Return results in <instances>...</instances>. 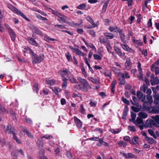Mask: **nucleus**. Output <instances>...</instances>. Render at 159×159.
Listing matches in <instances>:
<instances>
[{
  "label": "nucleus",
  "mask_w": 159,
  "mask_h": 159,
  "mask_svg": "<svg viewBox=\"0 0 159 159\" xmlns=\"http://www.w3.org/2000/svg\"><path fill=\"white\" fill-rule=\"evenodd\" d=\"M132 140L131 141L132 144H134L136 145L138 144V138L137 137H134L132 139Z\"/></svg>",
  "instance_id": "32"
},
{
  "label": "nucleus",
  "mask_w": 159,
  "mask_h": 159,
  "mask_svg": "<svg viewBox=\"0 0 159 159\" xmlns=\"http://www.w3.org/2000/svg\"><path fill=\"white\" fill-rule=\"evenodd\" d=\"M86 19L87 20L89 21L91 25L93 26V27H95L98 26V25L95 24L93 20L90 16H88L86 17Z\"/></svg>",
  "instance_id": "18"
},
{
  "label": "nucleus",
  "mask_w": 159,
  "mask_h": 159,
  "mask_svg": "<svg viewBox=\"0 0 159 159\" xmlns=\"http://www.w3.org/2000/svg\"><path fill=\"white\" fill-rule=\"evenodd\" d=\"M131 119H130V121L131 122H133L135 120V119L136 116V115L135 113L131 112Z\"/></svg>",
  "instance_id": "34"
},
{
  "label": "nucleus",
  "mask_w": 159,
  "mask_h": 159,
  "mask_svg": "<svg viewBox=\"0 0 159 159\" xmlns=\"http://www.w3.org/2000/svg\"><path fill=\"white\" fill-rule=\"evenodd\" d=\"M50 10H51L52 13L53 14L56 15V16H57L58 17H59V16H61V13H60L59 12H58V11H54L52 9H50Z\"/></svg>",
  "instance_id": "46"
},
{
  "label": "nucleus",
  "mask_w": 159,
  "mask_h": 159,
  "mask_svg": "<svg viewBox=\"0 0 159 159\" xmlns=\"http://www.w3.org/2000/svg\"><path fill=\"white\" fill-rule=\"evenodd\" d=\"M8 7L13 12L16 13L17 14L26 20L27 21H29V19H28L22 13L17 10L15 7H13V6L11 5H8Z\"/></svg>",
  "instance_id": "4"
},
{
  "label": "nucleus",
  "mask_w": 159,
  "mask_h": 159,
  "mask_svg": "<svg viewBox=\"0 0 159 159\" xmlns=\"http://www.w3.org/2000/svg\"><path fill=\"white\" fill-rule=\"evenodd\" d=\"M118 32L120 34L121 39L122 41H124L125 39V35L124 33L121 29H119V31Z\"/></svg>",
  "instance_id": "30"
},
{
  "label": "nucleus",
  "mask_w": 159,
  "mask_h": 159,
  "mask_svg": "<svg viewBox=\"0 0 159 159\" xmlns=\"http://www.w3.org/2000/svg\"><path fill=\"white\" fill-rule=\"evenodd\" d=\"M104 34L106 37L109 39H112L114 36L113 34L110 33L106 32L104 33Z\"/></svg>",
  "instance_id": "29"
},
{
  "label": "nucleus",
  "mask_w": 159,
  "mask_h": 159,
  "mask_svg": "<svg viewBox=\"0 0 159 159\" xmlns=\"http://www.w3.org/2000/svg\"><path fill=\"white\" fill-rule=\"evenodd\" d=\"M89 80L95 84H97L99 83V81L97 79H93V78H90Z\"/></svg>",
  "instance_id": "56"
},
{
  "label": "nucleus",
  "mask_w": 159,
  "mask_h": 159,
  "mask_svg": "<svg viewBox=\"0 0 159 159\" xmlns=\"http://www.w3.org/2000/svg\"><path fill=\"white\" fill-rule=\"evenodd\" d=\"M121 46L122 48L128 52H129L131 53H135V51L134 50L130 48L126 44H121Z\"/></svg>",
  "instance_id": "9"
},
{
  "label": "nucleus",
  "mask_w": 159,
  "mask_h": 159,
  "mask_svg": "<svg viewBox=\"0 0 159 159\" xmlns=\"http://www.w3.org/2000/svg\"><path fill=\"white\" fill-rule=\"evenodd\" d=\"M132 41L133 42L134 44L137 47H138L139 46H142L143 45V43L141 41L136 40L134 37L133 38Z\"/></svg>",
  "instance_id": "15"
},
{
  "label": "nucleus",
  "mask_w": 159,
  "mask_h": 159,
  "mask_svg": "<svg viewBox=\"0 0 159 159\" xmlns=\"http://www.w3.org/2000/svg\"><path fill=\"white\" fill-rule=\"evenodd\" d=\"M30 28L32 30L34 33H36L41 36H42V32L36 27L34 25H32L31 26Z\"/></svg>",
  "instance_id": "11"
},
{
  "label": "nucleus",
  "mask_w": 159,
  "mask_h": 159,
  "mask_svg": "<svg viewBox=\"0 0 159 159\" xmlns=\"http://www.w3.org/2000/svg\"><path fill=\"white\" fill-rule=\"evenodd\" d=\"M115 51L116 52V53L119 56H122V53L120 49L117 48H115Z\"/></svg>",
  "instance_id": "50"
},
{
  "label": "nucleus",
  "mask_w": 159,
  "mask_h": 159,
  "mask_svg": "<svg viewBox=\"0 0 159 159\" xmlns=\"http://www.w3.org/2000/svg\"><path fill=\"white\" fill-rule=\"evenodd\" d=\"M43 138L41 137L37 141V143L39 146H43Z\"/></svg>",
  "instance_id": "44"
},
{
  "label": "nucleus",
  "mask_w": 159,
  "mask_h": 159,
  "mask_svg": "<svg viewBox=\"0 0 159 159\" xmlns=\"http://www.w3.org/2000/svg\"><path fill=\"white\" fill-rule=\"evenodd\" d=\"M59 74L61 76L62 79L63 78H65L64 76L70 74V72L67 69L64 70H61L59 71Z\"/></svg>",
  "instance_id": "13"
},
{
  "label": "nucleus",
  "mask_w": 159,
  "mask_h": 159,
  "mask_svg": "<svg viewBox=\"0 0 159 159\" xmlns=\"http://www.w3.org/2000/svg\"><path fill=\"white\" fill-rule=\"evenodd\" d=\"M23 132L27 134L29 138L31 139L33 138V136L26 129H24V130L23 131Z\"/></svg>",
  "instance_id": "45"
},
{
  "label": "nucleus",
  "mask_w": 159,
  "mask_h": 159,
  "mask_svg": "<svg viewBox=\"0 0 159 159\" xmlns=\"http://www.w3.org/2000/svg\"><path fill=\"white\" fill-rule=\"evenodd\" d=\"M154 112L155 113H159V106H156L153 109Z\"/></svg>",
  "instance_id": "54"
},
{
  "label": "nucleus",
  "mask_w": 159,
  "mask_h": 159,
  "mask_svg": "<svg viewBox=\"0 0 159 159\" xmlns=\"http://www.w3.org/2000/svg\"><path fill=\"white\" fill-rule=\"evenodd\" d=\"M77 79L79 81L83 84L84 87L86 88V89H85L84 87H81L80 85H76L77 89H80L81 90L84 92H87L88 90L91 88L90 85L86 80L83 79L80 77L77 78Z\"/></svg>",
  "instance_id": "1"
},
{
  "label": "nucleus",
  "mask_w": 159,
  "mask_h": 159,
  "mask_svg": "<svg viewBox=\"0 0 159 159\" xmlns=\"http://www.w3.org/2000/svg\"><path fill=\"white\" fill-rule=\"evenodd\" d=\"M44 39L45 40L48 42H50L51 41H55L56 40V39L53 38H50V37L46 35L44 36Z\"/></svg>",
  "instance_id": "27"
},
{
  "label": "nucleus",
  "mask_w": 159,
  "mask_h": 159,
  "mask_svg": "<svg viewBox=\"0 0 159 159\" xmlns=\"http://www.w3.org/2000/svg\"><path fill=\"white\" fill-rule=\"evenodd\" d=\"M28 51L30 54L33 55V64H35L40 63L44 60V56L43 53L40 54L39 56L35 54H34L30 48H28Z\"/></svg>",
  "instance_id": "2"
},
{
  "label": "nucleus",
  "mask_w": 159,
  "mask_h": 159,
  "mask_svg": "<svg viewBox=\"0 0 159 159\" xmlns=\"http://www.w3.org/2000/svg\"><path fill=\"white\" fill-rule=\"evenodd\" d=\"M137 97L140 100H141L142 102H143L144 103L146 102L145 101V96L144 95L143 93L140 91L137 92Z\"/></svg>",
  "instance_id": "12"
},
{
  "label": "nucleus",
  "mask_w": 159,
  "mask_h": 159,
  "mask_svg": "<svg viewBox=\"0 0 159 159\" xmlns=\"http://www.w3.org/2000/svg\"><path fill=\"white\" fill-rule=\"evenodd\" d=\"M128 129L131 131L133 132H135L136 131V128L135 127L133 126L129 125L128 126Z\"/></svg>",
  "instance_id": "57"
},
{
  "label": "nucleus",
  "mask_w": 159,
  "mask_h": 159,
  "mask_svg": "<svg viewBox=\"0 0 159 159\" xmlns=\"http://www.w3.org/2000/svg\"><path fill=\"white\" fill-rule=\"evenodd\" d=\"M137 67L138 69V71L139 72V74L138 75V77L140 79L142 80L143 79V75L142 69L141 68V64L140 62H138V63Z\"/></svg>",
  "instance_id": "10"
},
{
  "label": "nucleus",
  "mask_w": 159,
  "mask_h": 159,
  "mask_svg": "<svg viewBox=\"0 0 159 159\" xmlns=\"http://www.w3.org/2000/svg\"><path fill=\"white\" fill-rule=\"evenodd\" d=\"M87 32H88L89 34L93 37H95V33L93 30H87Z\"/></svg>",
  "instance_id": "38"
},
{
  "label": "nucleus",
  "mask_w": 159,
  "mask_h": 159,
  "mask_svg": "<svg viewBox=\"0 0 159 159\" xmlns=\"http://www.w3.org/2000/svg\"><path fill=\"white\" fill-rule=\"evenodd\" d=\"M16 134H15L13 135V139L15 140L16 143L18 144H20L21 142L20 141V140L16 136Z\"/></svg>",
  "instance_id": "43"
},
{
  "label": "nucleus",
  "mask_w": 159,
  "mask_h": 159,
  "mask_svg": "<svg viewBox=\"0 0 159 159\" xmlns=\"http://www.w3.org/2000/svg\"><path fill=\"white\" fill-rule=\"evenodd\" d=\"M63 81L62 88L63 89H66L67 84V79L66 78H63L62 79Z\"/></svg>",
  "instance_id": "26"
},
{
  "label": "nucleus",
  "mask_w": 159,
  "mask_h": 159,
  "mask_svg": "<svg viewBox=\"0 0 159 159\" xmlns=\"http://www.w3.org/2000/svg\"><path fill=\"white\" fill-rule=\"evenodd\" d=\"M148 89V86L146 84H143L140 88L141 90L144 92Z\"/></svg>",
  "instance_id": "48"
},
{
  "label": "nucleus",
  "mask_w": 159,
  "mask_h": 159,
  "mask_svg": "<svg viewBox=\"0 0 159 159\" xmlns=\"http://www.w3.org/2000/svg\"><path fill=\"white\" fill-rule=\"evenodd\" d=\"M46 81V84L50 85H53L55 82L54 80L51 79L50 78H47Z\"/></svg>",
  "instance_id": "23"
},
{
  "label": "nucleus",
  "mask_w": 159,
  "mask_h": 159,
  "mask_svg": "<svg viewBox=\"0 0 159 159\" xmlns=\"http://www.w3.org/2000/svg\"><path fill=\"white\" fill-rule=\"evenodd\" d=\"M152 125H153V122L152 120L150 119H147L145 123V126L147 127L151 126Z\"/></svg>",
  "instance_id": "20"
},
{
  "label": "nucleus",
  "mask_w": 159,
  "mask_h": 159,
  "mask_svg": "<svg viewBox=\"0 0 159 159\" xmlns=\"http://www.w3.org/2000/svg\"><path fill=\"white\" fill-rule=\"evenodd\" d=\"M93 56L94 58L96 60H102V57L98 54H94L93 55Z\"/></svg>",
  "instance_id": "51"
},
{
  "label": "nucleus",
  "mask_w": 159,
  "mask_h": 159,
  "mask_svg": "<svg viewBox=\"0 0 159 159\" xmlns=\"http://www.w3.org/2000/svg\"><path fill=\"white\" fill-rule=\"evenodd\" d=\"M147 100L148 101L146 102V103H151L152 102L153 100L152 99V97L150 95H147L146 96Z\"/></svg>",
  "instance_id": "40"
},
{
  "label": "nucleus",
  "mask_w": 159,
  "mask_h": 159,
  "mask_svg": "<svg viewBox=\"0 0 159 159\" xmlns=\"http://www.w3.org/2000/svg\"><path fill=\"white\" fill-rule=\"evenodd\" d=\"M73 50V52L76 54L81 56H84L85 55L84 53L82 52L80 49L77 48H71Z\"/></svg>",
  "instance_id": "14"
},
{
  "label": "nucleus",
  "mask_w": 159,
  "mask_h": 159,
  "mask_svg": "<svg viewBox=\"0 0 159 159\" xmlns=\"http://www.w3.org/2000/svg\"><path fill=\"white\" fill-rule=\"evenodd\" d=\"M116 82L115 80H113L111 83V91L114 93V91L113 90L115 88V85L116 84Z\"/></svg>",
  "instance_id": "35"
},
{
  "label": "nucleus",
  "mask_w": 159,
  "mask_h": 159,
  "mask_svg": "<svg viewBox=\"0 0 159 159\" xmlns=\"http://www.w3.org/2000/svg\"><path fill=\"white\" fill-rule=\"evenodd\" d=\"M132 65L131 62L130 61L129 58H128L125 63V67L126 69L129 68V67L131 66Z\"/></svg>",
  "instance_id": "21"
},
{
  "label": "nucleus",
  "mask_w": 159,
  "mask_h": 159,
  "mask_svg": "<svg viewBox=\"0 0 159 159\" xmlns=\"http://www.w3.org/2000/svg\"><path fill=\"white\" fill-rule=\"evenodd\" d=\"M128 111V108L127 107H126L125 108V110L123 112V114L122 115V118L123 119H125L126 116L127 115V113Z\"/></svg>",
  "instance_id": "33"
},
{
  "label": "nucleus",
  "mask_w": 159,
  "mask_h": 159,
  "mask_svg": "<svg viewBox=\"0 0 159 159\" xmlns=\"http://www.w3.org/2000/svg\"><path fill=\"white\" fill-rule=\"evenodd\" d=\"M81 70L83 75L85 77H86L87 76V74L86 73V72L85 70V69L84 67H82L81 68Z\"/></svg>",
  "instance_id": "60"
},
{
  "label": "nucleus",
  "mask_w": 159,
  "mask_h": 159,
  "mask_svg": "<svg viewBox=\"0 0 159 159\" xmlns=\"http://www.w3.org/2000/svg\"><path fill=\"white\" fill-rule=\"evenodd\" d=\"M123 139L124 140L127 141H129L131 144H132V142L130 140V138L128 136H125L123 138Z\"/></svg>",
  "instance_id": "63"
},
{
  "label": "nucleus",
  "mask_w": 159,
  "mask_h": 159,
  "mask_svg": "<svg viewBox=\"0 0 159 159\" xmlns=\"http://www.w3.org/2000/svg\"><path fill=\"white\" fill-rule=\"evenodd\" d=\"M138 115L139 117L142 119H145L148 117L147 114L146 113L143 112H139L138 113Z\"/></svg>",
  "instance_id": "22"
},
{
  "label": "nucleus",
  "mask_w": 159,
  "mask_h": 159,
  "mask_svg": "<svg viewBox=\"0 0 159 159\" xmlns=\"http://www.w3.org/2000/svg\"><path fill=\"white\" fill-rule=\"evenodd\" d=\"M109 2V1H107L105 2L103 4V8L102 11V13H104L106 10V9L107 7L108 4Z\"/></svg>",
  "instance_id": "25"
},
{
  "label": "nucleus",
  "mask_w": 159,
  "mask_h": 159,
  "mask_svg": "<svg viewBox=\"0 0 159 159\" xmlns=\"http://www.w3.org/2000/svg\"><path fill=\"white\" fill-rule=\"evenodd\" d=\"M106 46L107 47V48L108 52L110 53H111V46L110 43H107V44H106Z\"/></svg>",
  "instance_id": "52"
},
{
  "label": "nucleus",
  "mask_w": 159,
  "mask_h": 159,
  "mask_svg": "<svg viewBox=\"0 0 159 159\" xmlns=\"http://www.w3.org/2000/svg\"><path fill=\"white\" fill-rule=\"evenodd\" d=\"M34 91L36 93H37L38 91V84L37 83H35L34 86Z\"/></svg>",
  "instance_id": "62"
},
{
  "label": "nucleus",
  "mask_w": 159,
  "mask_h": 159,
  "mask_svg": "<svg viewBox=\"0 0 159 159\" xmlns=\"http://www.w3.org/2000/svg\"><path fill=\"white\" fill-rule=\"evenodd\" d=\"M66 56L67 59L69 61H72V59L71 56L69 52H68L66 54Z\"/></svg>",
  "instance_id": "41"
},
{
  "label": "nucleus",
  "mask_w": 159,
  "mask_h": 159,
  "mask_svg": "<svg viewBox=\"0 0 159 159\" xmlns=\"http://www.w3.org/2000/svg\"><path fill=\"white\" fill-rule=\"evenodd\" d=\"M60 19L63 22H65L66 20V17L65 16H64L62 15V14L61 15V16L59 17Z\"/></svg>",
  "instance_id": "64"
},
{
  "label": "nucleus",
  "mask_w": 159,
  "mask_h": 159,
  "mask_svg": "<svg viewBox=\"0 0 159 159\" xmlns=\"http://www.w3.org/2000/svg\"><path fill=\"white\" fill-rule=\"evenodd\" d=\"M133 123L136 125H138L140 130H142L144 128V123L143 119L138 117L136 120L133 121Z\"/></svg>",
  "instance_id": "5"
},
{
  "label": "nucleus",
  "mask_w": 159,
  "mask_h": 159,
  "mask_svg": "<svg viewBox=\"0 0 159 159\" xmlns=\"http://www.w3.org/2000/svg\"><path fill=\"white\" fill-rule=\"evenodd\" d=\"M118 145L120 147H125L127 145L126 142L123 141H120L118 143Z\"/></svg>",
  "instance_id": "49"
},
{
  "label": "nucleus",
  "mask_w": 159,
  "mask_h": 159,
  "mask_svg": "<svg viewBox=\"0 0 159 159\" xmlns=\"http://www.w3.org/2000/svg\"><path fill=\"white\" fill-rule=\"evenodd\" d=\"M148 131L151 136L155 139L156 138V136H155V134L153 131L151 129H149L148 130Z\"/></svg>",
  "instance_id": "42"
},
{
  "label": "nucleus",
  "mask_w": 159,
  "mask_h": 159,
  "mask_svg": "<svg viewBox=\"0 0 159 159\" xmlns=\"http://www.w3.org/2000/svg\"><path fill=\"white\" fill-rule=\"evenodd\" d=\"M132 99L133 100V102H132V104L133 105H135V104L138 103V100L135 97L133 96Z\"/></svg>",
  "instance_id": "59"
},
{
  "label": "nucleus",
  "mask_w": 159,
  "mask_h": 159,
  "mask_svg": "<svg viewBox=\"0 0 159 159\" xmlns=\"http://www.w3.org/2000/svg\"><path fill=\"white\" fill-rule=\"evenodd\" d=\"M52 136L51 135L46 134L43 136L42 138H44L47 139H50L52 138Z\"/></svg>",
  "instance_id": "61"
},
{
  "label": "nucleus",
  "mask_w": 159,
  "mask_h": 159,
  "mask_svg": "<svg viewBox=\"0 0 159 159\" xmlns=\"http://www.w3.org/2000/svg\"><path fill=\"white\" fill-rule=\"evenodd\" d=\"M68 79L71 82L73 83H76L77 80L76 79L74 78V75H70L69 76Z\"/></svg>",
  "instance_id": "28"
},
{
  "label": "nucleus",
  "mask_w": 159,
  "mask_h": 159,
  "mask_svg": "<svg viewBox=\"0 0 159 159\" xmlns=\"http://www.w3.org/2000/svg\"><path fill=\"white\" fill-rule=\"evenodd\" d=\"M52 90L56 94H57L59 92L61 91V89L59 88L54 87L52 88Z\"/></svg>",
  "instance_id": "37"
},
{
  "label": "nucleus",
  "mask_w": 159,
  "mask_h": 159,
  "mask_svg": "<svg viewBox=\"0 0 159 159\" xmlns=\"http://www.w3.org/2000/svg\"><path fill=\"white\" fill-rule=\"evenodd\" d=\"M109 30L111 32H118L119 29L116 26H111L109 28Z\"/></svg>",
  "instance_id": "19"
},
{
  "label": "nucleus",
  "mask_w": 159,
  "mask_h": 159,
  "mask_svg": "<svg viewBox=\"0 0 159 159\" xmlns=\"http://www.w3.org/2000/svg\"><path fill=\"white\" fill-rule=\"evenodd\" d=\"M2 126L3 129H5V132L6 133L10 134L12 133L13 135L17 133V131L10 125H8L7 127L4 125H2Z\"/></svg>",
  "instance_id": "3"
},
{
  "label": "nucleus",
  "mask_w": 159,
  "mask_h": 159,
  "mask_svg": "<svg viewBox=\"0 0 159 159\" xmlns=\"http://www.w3.org/2000/svg\"><path fill=\"white\" fill-rule=\"evenodd\" d=\"M99 39L100 40V42L101 43H103L104 44H105V45L107 44L106 41L105 40V39L102 36H100L99 37Z\"/></svg>",
  "instance_id": "39"
},
{
  "label": "nucleus",
  "mask_w": 159,
  "mask_h": 159,
  "mask_svg": "<svg viewBox=\"0 0 159 159\" xmlns=\"http://www.w3.org/2000/svg\"><path fill=\"white\" fill-rule=\"evenodd\" d=\"M27 40L30 44L36 47H37L39 46L38 44L36 43V41L33 38H29L27 39Z\"/></svg>",
  "instance_id": "17"
},
{
  "label": "nucleus",
  "mask_w": 159,
  "mask_h": 159,
  "mask_svg": "<svg viewBox=\"0 0 159 159\" xmlns=\"http://www.w3.org/2000/svg\"><path fill=\"white\" fill-rule=\"evenodd\" d=\"M75 122L77 126L79 128L82 127V123L81 121L76 117H74Z\"/></svg>",
  "instance_id": "16"
},
{
  "label": "nucleus",
  "mask_w": 159,
  "mask_h": 159,
  "mask_svg": "<svg viewBox=\"0 0 159 159\" xmlns=\"http://www.w3.org/2000/svg\"><path fill=\"white\" fill-rule=\"evenodd\" d=\"M148 142L151 144H152L153 143H157V142L155 141H154L153 139L152 138H148Z\"/></svg>",
  "instance_id": "47"
},
{
  "label": "nucleus",
  "mask_w": 159,
  "mask_h": 159,
  "mask_svg": "<svg viewBox=\"0 0 159 159\" xmlns=\"http://www.w3.org/2000/svg\"><path fill=\"white\" fill-rule=\"evenodd\" d=\"M120 153L126 159L136 158L137 157L136 155L131 153H126L123 152H121Z\"/></svg>",
  "instance_id": "6"
},
{
  "label": "nucleus",
  "mask_w": 159,
  "mask_h": 159,
  "mask_svg": "<svg viewBox=\"0 0 159 159\" xmlns=\"http://www.w3.org/2000/svg\"><path fill=\"white\" fill-rule=\"evenodd\" d=\"M153 119L152 120L153 125L155 126L158 127L159 126V116L156 115L155 116H152Z\"/></svg>",
  "instance_id": "8"
},
{
  "label": "nucleus",
  "mask_w": 159,
  "mask_h": 159,
  "mask_svg": "<svg viewBox=\"0 0 159 159\" xmlns=\"http://www.w3.org/2000/svg\"><path fill=\"white\" fill-rule=\"evenodd\" d=\"M86 5L85 4H80L77 7V8L79 9H83L85 8Z\"/></svg>",
  "instance_id": "55"
},
{
  "label": "nucleus",
  "mask_w": 159,
  "mask_h": 159,
  "mask_svg": "<svg viewBox=\"0 0 159 159\" xmlns=\"http://www.w3.org/2000/svg\"><path fill=\"white\" fill-rule=\"evenodd\" d=\"M118 75L119 77V84L120 85L125 84V80L124 74L121 73H119Z\"/></svg>",
  "instance_id": "7"
},
{
  "label": "nucleus",
  "mask_w": 159,
  "mask_h": 159,
  "mask_svg": "<svg viewBox=\"0 0 159 159\" xmlns=\"http://www.w3.org/2000/svg\"><path fill=\"white\" fill-rule=\"evenodd\" d=\"M80 112L82 114H84L85 112V110L84 108L83 104H81L80 106Z\"/></svg>",
  "instance_id": "58"
},
{
  "label": "nucleus",
  "mask_w": 159,
  "mask_h": 159,
  "mask_svg": "<svg viewBox=\"0 0 159 159\" xmlns=\"http://www.w3.org/2000/svg\"><path fill=\"white\" fill-rule=\"evenodd\" d=\"M0 112L1 113H8V111L4 107H2L0 104Z\"/></svg>",
  "instance_id": "36"
},
{
  "label": "nucleus",
  "mask_w": 159,
  "mask_h": 159,
  "mask_svg": "<svg viewBox=\"0 0 159 159\" xmlns=\"http://www.w3.org/2000/svg\"><path fill=\"white\" fill-rule=\"evenodd\" d=\"M121 131V129H116L115 130L114 129H110V131L114 134H117L119 133Z\"/></svg>",
  "instance_id": "53"
},
{
  "label": "nucleus",
  "mask_w": 159,
  "mask_h": 159,
  "mask_svg": "<svg viewBox=\"0 0 159 159\" xmlns=\"http://www.w3.org/2000/svg\"><path fill=\"white\" fill-rule=\"evenodd\" d=\"M10 35L11 36V39L12 40L14 41L16 38V35L15 33L13 32L12 30H10L9 32Z\"/></svg>",
  "instance_id": "31"
},
{
  "label": "nucleus",
  "mask_w": 159,
  "mask_h": 159,
  "mask_svg": "<svg viewBox=\"0 0 159 159\" xmlns=\"http://www.w3.org/2000/svg\"><path fill=\"white\" fill-rule=\"evenodd\" d=\"M151 70L152 71L154 70L156 75H157L159 73V68L156 67L154 65H152L151 66Z\"/></svg>",
  "instance_id": "24"
}]
</instances>
